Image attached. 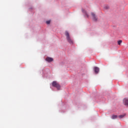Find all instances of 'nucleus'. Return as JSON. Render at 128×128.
<instances>
[{"mask_svg": "<svg viewBox=\"0 0 128 128\" xmlns=\"http://www.w3.org/2000/svg\"><path fill=\"white\" fill-rule=\"evenodd\" d=\"M91 14L93 18V20L96 22V20H98V18L96 17V14L94 12H92Z\"/></svg>", "mask_w": 128, "mask_h": 128, "instance_id": "3", "label": "nucleus"}, {"mask_svg": "<svg viewBox=\"0 0 128 128\" xmlns=\"http://www.w3.org/2000/svg\"><path fill=\"white\" fill-rule=\"evenodd\" d=\"M123 102H124V104L125 106H128V99L127 98H124V100H123Z\"/></svg>", "mask_w": 128, "mask_h": 128, "instance_id": "5", "label": "nucleus"}, {"mask_svg": "<svg viewBox=\"0 0 128 128\" xmlns=\"http://www.w3.org/2000/svg\"><path fill=\"white\" fill-rule=\"evenodd\" d=\"M94 71L96 74H98V72H100V68L98 67H94Z\"/></svg>", "mask_w": 128, "mask_h": 128, "instance_id": "6", "label": "nucleus"}, {"mask_svg": "<svg viewBox=\"0 0 128 128\" xmlns=\"http://www.w3.org/2000/svg\"><path fill=\"white\" fill-rule=\"evenodd\" d=\"M82 12H84V14H86V16L87 18H88V16H88V12H86V10L82 9Z\"/></svg>", "mask_w": 128, "mask_h": 128, "instance_id": "7", "label": "nucleus"}, {"mask_svg": "<svg viewBox=\"0 0 128 128\" xmlns=\"http://www.w3.org/2000/svg\"><path fill=\"white\" fill-rule=\"evenodd\" d=\"M112 120H116V118H118V116L116 115H112Z\"/></svg>", "mask_w": 128, "mask_h": 128, "instance_id": "8", "label": "nucleus"}, {"mask_svg": "<svg viewBox=\"0 0 128 128\" xmlns=\"http://www.w3.org/2000/svg\"><path fill=\"white\" fill-rule=\"evenodd\" d=\"M52 86L54 88H56L58 90H60V86L56 81H54L52 82Z\"/></svg>", "mask_w": 128, "mask_h": 128, "instance_id": "2", "label": "nucleus"}, {"mask_svg": "<svg viewBox=\"0 0 128 128\" xmlns=\"http://www.w3.org/2000/svg\"><path fill=\"white\" fill-rule=\"evenodd\" d=\"M46 23L47 24H50V20H48L46 22Z\"/></svg>", "mask_w": 128, "mask_h": 128, "instance_id": "11", "label": "nucleus"}, {"mask_svg": "<svg viewBox=\"0 0 128 128\" xmlns=\"http://www.w3.org/2000/svg\"><path fill=\"white\" fill-rule=\"evenodd\" d=\"M125 116H126V114H122V115H120L118 116V118H124Z\"/></svg>", "mask_w": 128, "mask_h": 128, "instance_id": "9", "label": "nucleus"}, {"mask_svg": "<svg viewBox=\"0 0 128 128\" xmlns=\"http://www.w3.org/2000/svg\"><path fill=\"white\" fill-rule=\"evenodd\" d=\"M65 36L68 42H69L70 44H73L74 41L72 40V38H70V33H68V31H66L65 32Z\"/></svg>", "mask_w": 128, "mask_h": 128, "instance_id": "1", "label": "nucleus"}, {"mask_svg": "<svg viewBox=\"0 0 128 128\" xmlns=\"http://www.w3.org/2000/svg\"><path fill=\"white\" fill-rule=\"evenodd\" d=\"M122 40H118V44L119 46H120V44H122Z\"/></svg>", "mask_w": 128, "mask_h": 128, "instance_id": "10", "label": "nucleus"}, {"mask_svg": "<svg viewBox=\"0 0 128 128\" xmlns=\"http://www.w3.org/2000/svg\"><path fill=\"white\" fill-rule=\"evenodd\" d=\"M46 60L48 62H52V60H54V59L52 58L48 57L46 58Z\"/></svg>", "mask_w": 128, "mask_h": 128, "instance_id": "4", "label": "nucleus"}]
</instances>
